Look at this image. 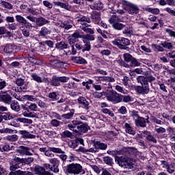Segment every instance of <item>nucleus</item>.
Instances as JSON below:
<instances>
[{"instance_id": "48", "label": "nucleus", "mask_w": 175, "mask_h": 175, "mask_svg": "<svg viewBox=\"0 0 175 175\" xmlns=\"http://www.w3.org/2000/svg\"><path fill=\"white\" fill-rule=\"evenodd\" d=\"M50 151H52V152H55V154H65V152L62 150V149L59 148H54L51 147L49 148Z\"/></svg>"}, {"instance_id": "30", "label": "nucleus", "mask_w": 175, "mask_h": 175, "mask_svg": "<svg viewBox=\"0 0 175 175\" xmlns=\"http://www.w3.org/2000/svg\"><path fill=\"white\" fill-rule=\"evenodd\" d=\"M8 92H9L10 95H12L14 98H15V99H17V100H19L20 102H24L25 96H21L20 94L13 93L10 90H8Z\"/></svg>"}, {"instance_id": "2", "label": "nucleus", "mask_w": 175, "mask_h": 175, "mask_svg": "<svg viewBox=\"0 0 175 175\" xmlns=\"http://www.w3.org/2000/svg\"><path fill=\"white\" fill-rule=\"evenodd\" d=\"M116 162L123 169H133L135 166V159L133 158H130L126 156L116 157Z\"/></svg>"}, {"instance_id": "45", "label": "nucleus", "mask_w": 175, "mask_h": 175, "mask_svg": "<svg viewBox=\"0 0 175 175\" xmlns=\"http://www.w3.org/2000/svg\"><path fill=\"white\" fill-rule=\"evenodd\" d=\"M167 173H170V174H173L175 172V163H171L169 164L168 167H167Z\"/></svg>"}, {"instance_id": "63", "label": "nucleus", "mask_w": 175, "mask_h": 175, "mask_svg": "<svg viewBox=\"0 0 175 175\" xmlns=\"http://www.w3.org/2000/svg\"><path fill=\"white\" fill-rule=\"evenodd\" d=\"M94 8L96 10H102V9H103V3L98 2V3L94 4Z\"/></svg>"}, {"instance_id": "50", "label": "nucleus", "mask_w": 175, "mask_h": 175, "mask_svg": "<svg viewBox=\"0 0 175 175\" xmlns=\"http://www.w3.org/2000/svg\"><path fill=\"white\" fill-rule=\"evenodd\" d=\"M131 79H129V77L124 76L123 77V79H122V84L124 85V87L126 88H129V81H130Z\"/></svg>"}, {"instance_id": "44", "label": "nucleus", "mask_w": 175, "mask_h": 175, "mask_svg": "<svg viewBox=\"0 0 175 175\" xmlns=\"http://www.w3.org/2000/svg\"><path fill=\"white\" fill-rule=\"evenodd\" d=\"M10 107L12 110H14L15 111H20V110H21L20 108V105H18V103L17 102L12 103Z\"/></svg>"}, {"instance_id": "56", "label": "nucleus", "mask_w": 175, "mask_h": 175, "mask_svg": "<svg viewBox=\"0 0 175 175\" xmlns=\"http://www.w3.org/2000/svg\"><path fill=\"white\" fill-rule=\"evenodd\" d=\"M152 47L154 49V51H165V49L163 46L153 44Z\"/></svg>"}, {"instance_id": "21", "label": "nucleus", "mask_w": 175, "mask_h": 175, "mask_svg": "<svg viewBox=\"0 0 175 175\" xmlns=\"http://www.w3.org/2000/svg\"><path fill=\"white\" fill-rule=\"evenodd\" d=\"M94 147H96L97 150L99 151V150H106L107 148V144L96 141L94 142Z\"/></svg>"}, {"instance_id": "36", "label": "nucleus", "mask_w": 175, "mask_h": 175, "mask_svg": "<svg viewBox=\"0 0 175 175\" xmlns=\"http://www.w3.org/2000/svg\"><path fill=\"white\" fill-rule=\"evenodd\" d=\"M100 81H105L106 83H114L116 79L111 77H100Z\"/></svg>"}, {"instance_id": "32", "label": "nucleus", "mask_w": 175, "mask_h": 175, "mask_svg": "<svg viewBox=\"0 0 175 175\" xmlns=\"http://www.w3.org/2000/svg\"><path fill=\"white\" fill-rule=\"evenodd\" d=\"M22 33L25 38H28L29 35H31V33L29 32V29H28V26H22L21 27Z\"/></svg>"}, {"instance_id": "37", "label": "nucleus", "mask_w": 175, "mask_h": 175, "mask_svg": "<svg viewBox=\"0 0 175 175\" xmlns=\"http://www.w3.org/2000/svg\"><path fill=\"white\" fill-rule=\"evenodd\" d=\"M112 27L113 28H114V29H117L118 31H121V29H124V28H125V25L121 23V22H117Z\"/></svg>"}, {"instance_id": "33", "label": "nucleus", "mask_w": 175, "mask_h": 175, "mask_svg": "<svg viewBox=\"0 0 175 175\" xmlns=\"http://www.w3.org/2000/svg\"><path fill=\"white\" fill-rule=\"evenodd\" d=\"M51 84L54 87H58L59 85H61V82L59 81V77L54 76L52 78L51 80Z\"/></svg>"}, {"instance_id": "23", "label": "nucleus", "mask_w": 175, "mask_h": 175, "mask_svg": "<svg viewBox=\"0 0 175 175\" xmlns=\"http://www.w3.org/2000/svg\"><path fill=\"white\" fill-rule=\"evenodd\" d=\"M19 133L22 135L23 139H35V137H36V135L29 133V132L27 131H20Z\"/></svg>"}, {"instance_id": "58", "label": "nucleus", "mask_w": 175, "mask_h": 175, "mask_svg": "<svg viewBox=\"0 0 175 175\" xmlns=\"http://www.w3.org/2000/svg\"><path fill=\"white\" fill-rule=\"evenodd\" d=\"M49 162L53 165V166H58V165H59V161L57 158L50 159Z\"/></svg>"}, {"instance_id": "25", "label": "nucleus", "mask_w": 175, "mask_h": 175, "mask_svg": "<svg viewBox=\"0 0 175 175\" xmlns=\"http://www.w3.org/2000/svg\"><path fill=\"white\" fill-rule=\"evenodd\" d=\"M50 33H51V30L46 27H42L39 31V35L42 37L47 36V35H50Z\"/></svg>"}, {"instance_id": "6", "label": "nucleus", "mask_w": 175, "mask_h": 175, "mask_svg": "<svg viewBox=\"0 0 175 175\" xmlns=\"http://www.w3.org/2000/svg\"><path fill=\"white\" fill-rule=\"evenodd\" d=\"M123 9L128 12L129 14H137L139 13V8L137 5L130 3L129 1H126L125 0L122 1Z\"/></svg>"}, {"instance_id": "52", "label": "nucleus", "mask_w": 175, "mask_h": 175, "mask_svg": "<svg viewBox=\"0 0 175 175\" xmlns=\"http://www.w3.org/2000/svg\"><path fill=\"white\" fill-rule=\"evenodd\" d=\"M123 57H124V60L125 61V62H130L132 60V59L133 58L132 55H131L129 53H124L123 55Z\"/></svg>"}, {"instance_id": "29", "label": "nucleus", "mask_w": 175, "mask_h": 175, "mask_svg": "<svg viewBox=\"0 0 175 175\" xmlns=\"http://www.w3.org/2000/svg\"><path fill=\"white\" fill-rule=\"evenodd\" d=\"M109 23L113 26L117 23H121V19L117 15H112L109 19Z\"/></svg>"}, {"instance_id": "41", "label": "nucleus", "mask_w": 175, "mask_h": 175, "mask_svg": "<svg viewBox=\"0 0 175 175\" xmlns=\"http://www.w3.org/2000/svg\"><path fill=\"white\" fill-rule=\"evenodd\" d=\"M31 76L34 81H37V83H43V79H42V77H39L38 74L33 73Z\"/></svg>"}, {"instance_id": "46", "label": "nucleus", "mask_w": 175, "mask_h": 175, "mask_svg": "<svg viewBox=\"0 0 175 175\" xmlns=\"http://www.w3.org/2000/svg\"><path fill=\"white\" fill-rule=\"evenodd\" d=\"M161 45L163 46L164 49H167V50H172V49H173V44H172V42H162Z\"/></svg>"}, {"instance_id": "38", "label": "nucleus", "mask_w": 175, "mask_h": 175, "mask_svg": "<svg viewBox=\"0 0 175 175\" xmlns=\"http://www.w3.org/2000/svg\"><path fill=\"white\" fill-rule=\"evenodd\" d=\"M103 162L106 164L108 165L109 166H112L113 165V158L110 157H105L103 158Z\"/></svg>"}, {"instance_id": "53", "label": "nucleus", "mask_w": 175, "mask_h": 175, "mask_svg": "<svg viewBox=\"0 0 175 175\" xmlns=\"http://www.w3.org/2000/svg\"><path fill=\"white\" fill-rule=\"evenodd\" d=\"M19 122H23V124H32L33 121L31 119H27L25 118H20L18 119Z\"/></svg>"}, {"instance_id": "7", "label": "nucleus", "mask_w": 175, "mask_h": 175, "mask_svg": "<svg viewBox=\"0 0 175 175\" xmlns=\"http://www.w3.org/2000/svg\"><path fill=\"white\" fill-rule=\"evenodd\" d=\"M112 44L117 46V47L120 49V50H126V49H128L126 46H129V44H131V41L125 38H119L113 40Z\"/></svg>"}, {"instance_id": "54", "label": "nucleus", "mask_w": 175, "mask_h": 175, "mask_svg": "<svg viewBox=\"0 0 175 175\" xmlns=\"http://www.w3.org/2000/svg\"><path fill=\"white\" fill-rule=\"evenodd\" d=\"M25 99H27L30 102H36V100H38L36 96L32 95H25Z\"/></svg>"}, {"instance_id": "26", "label": "nucleus", "mask_w": 175, "mask_h": 175, "mask_svg": "<svg viewBox=\"0 0 175 175\" xmlns=\"http://www.w3.org/2000/svg\"><path fill=\"white\" fill-rule=\"evenodd\" d=\"M49 64L51 66H54L55 68H61V66L64 65V62L59 59H51L49 61Z\"/></svg>"}, {"instance_id": "60", "label": "nucleus", "mask_w": 175, "mask_h": 175, "mask_svg": "<svg viewBox=\"0 0 175 175\" xmlns=\"http://www.w3.org/2000/svg\"><path fill=\"white\" fill-rule=\"evenodd\" d=\"M13 132H14V130L9 128L0 129V133H13Z\"/></svg>"}, {"instance_id": "31", "label": "nucleus", "mask_w": 175, "mask_h": 175, "mask_svg": "<svg viewBox=\"0 0 175 175\" xmlns=\"http://www.w3.org/2000/svg\"><path fill=\"white\" fill-rule=\"evenodd\" d=\"M73 116H75V109H72L69 113L62 114V117L64 120H71V118H73Z\"/></svg>"}, {"instance_id": "61", "label": "nucleus", "mask_w": 175, "mask_h": 175, "mask_svg": "<svg viewBox=\"0 0 175 175\" xmlns=\"http://www.w3.org/2000/svg\"><path fill=\"white\" fill-rule=\"evenodd\" d=\"M16 84H17L19 87H23L24 85V83L25 81L22 78H18L15 81Z\"/></svg>"}, {"instance_id": "39", "label": "nucleus", "mask_w": 175, "mask_h": 175, "mask_svg": "<svg viewBox=\"0 0 175 175\" xmlns=\"http://www.w3.org/2000/svg\"><path fill=\"white\" fill-rule=\"evenodd\" d=\"M2 118H3V120L5 121H10V120H13V118H14V117H13V116H12V114H10V113L9 112L5 113L4 115H3V113H2Z\"/></svg>"}, {"instance_id": "51", "label": "nucleus", "mask_w": 175, "mask_h": 175, "mask_svg": "<svg viewBox=\"0 0 175 175\" xmlns=\"http://www.w3.org/2000/svg\"><path fill=\"white\" fill-rule=\"evenodd\" d=\"M23 115L24 117H27L28 118H35V117H36L33 113L29 112V110L28 109L27 111L23 112Z\"/></svg>"}, {"instance_id": "13", "label": "nucleus", "mask_w": 175, "mask_h": 175, "mask_svg": "<svg viewBox=\"0 0 175 175\" xmlns=\"http://www.w3.org/2000/svg\"><path fill=\"white\" fill-rule=\"evenodd\" d=\"M16 51H18L17 46L10 44H6L3 49V53H5V54H12L16 53Z\"/></svg>"}, {"instance_id": "27", "label": "nucleus", "mask_w": 175, "mask_h": 175, "mask_svg": "<svg viewBox=\"0 0 175 175\" xmlns=\"http://www.w3.org/2000/svg\"><path fill=\"white\" fill-rule=\"evenodd\" d=\"M77 151H79V152H94V153L98 152L96 147L91 148L90 149H85L83 147H80V148H79Z\"/></svg>"}, {"instance_id": "40", "label": "nucleus", "mask_w": 175, "mask_h": 175, "mask_svg": "<svg viewBox=\"0 0 175 175\" xmlns=\"http://www.w3.org/2000/svg\"><path fill=\"white\" fill-rule=\"evenodd\" d=\"M65 88L75 90V88H77V83H75L74 81H70L68 83L66 84Z\"/></svg>"}, {"instance_id": "15", "label": "nucleus", "mask_w": 175, "mask_h": 175, "mask_svg": "<svg viewBox=\"0 0 175 175\" xmlns=\"http://www.w3.org/2000/svg\"><path fill=\"white\" fill-rule=\"evenodd\" d=\"M142 135H144V137L148 140V142H151L152 143L157 144V141L155 137H154V135H151V132L148 131H142Z\"/></svg>"}, {"instance_id": "4", "label": "nucleus", "mask_w": 175, "mask_h": 175, "mask_svg": "<svg viewBox=\"0 0 175 175\" xmlns=\"http://www.w3.org/2000/svg\"><path fill=\"white\" fill-rule=\"evenodd\" d=\"M66 172L70 174H85V172L83 170V166L79 163H71L67 165Z\"/></svg>"}, {"instance_id": "1", "label": "nucleus", "mask_w": 175, "mask_h": 175, "mask_svg": "<svg viewBox=\"0 0 175 175\" xmlns=\"http://www.w3.org/2000/svg\"><path fill=\"white\" fill-rule=\"evenodd\" d=\"M81 124V121L76 119L72 120L71 124H68V128L70 131L78 132V133H85L88 132V129H90L88 124L85 123Z\"/></svg>"}, {"instance_id": "5", "label": "nucleus", "mask_w": 175, "mask_h": 175, "mask_svg": "<svg viewBox=\"0 0 175 175\" xmlns=\"http://www.w3.org/2000/svg\"><path fill=\"white\" fill-rule=\"evenodd\" d=\"M105 96L108 102H111L114 105L121 103V94H118L114 90H109L107 92Z\"/></svg>"}, {"instance_id": "59", "label": "nucleus", "mask_w": 175, "mask_h": 175, "mask_svg": "<svg viewBox=\"0 0 175 175\" xmlns=\"http://www.w3.org/2000/svg\"><path fill=\"white\" fill-rule=\"evenodd\" d=\"M51 117L52 118H56V120H62V116H59V113L54 111L51 113Z\"/></svg>"}, {"instance_id": "24", "label": "nucleus", "mask_w": 175, "mask_h": 175, "mask_svg": "<svg viewBox=\"0 0 175 175\" xmlns=\"http://www.w3.org/2000/svg\"><path fill=\"white\" fill-rule=\"evenodd\" d=\"M0 6L4 8V9H8V10H12V9H13V5L5 0H0Z\"/></svg>"}, {"instance_id": "55", "label": "nucleus", "mask_w": 175, "mask_h": 175, "mask_svg": "<svg viewBox=\"0 0 175 175\" xmlns=\"http://www.w3.org/2000/svg\"><path fill=\"white\" fill-rule=\"evenodd\" d=\"M51 125L52 126H55V128H57L58 126H59V125L61 124V122L59 121L57 119H53L51 122H50Z\"/></svg>"}, {"instance_id": "57", "label": "nucleus", "mask_w": 175, "mask_h": 175, "mask_svg": "<svg viewBox=\"0 0 175 175\" xmlns=\"http://www.w3.org/2000/svg\"><path fill=\"white\" fill-rule=\"evenodd\" d=\"M60 28H64L66 31H69L72 28V25L66 24L65 23H62L59 25Z\"/></svg>"}, {"instance_id": "20", "label": "nucleus", "mask_w": 175, "mask_h": 175, "mask_svg": "<svg viewBox=\"0 0 175 175\" xmlns=\"http://www.w3.org/2000/svg\"><path fill=\"white\" fill-rule=\"evenodd\" d=\"M0 100L6 105H10L12 103V96L9 94H2L0 96Z\"/></svg>"}, {"instance_id": "34", "label": "nucleus", "mask_w": 175, "mask_h": 175, "mask_svg": "<svg viewBox=\"0 0 175 175\" xmlns=\"http://www.w3.org/2000/svg\"><path fill=\"white\" fill-rule=\"evenodd\" d=\"M5 140L8 142H17L18 140V136L16 134L12 135H8L5 137Z\"/></svg>"}, {"instance_id": "43", "label": "nucleus", "mask_w": 175, "mask_h": 175, "mask_svg": "<svg viewBox=\"0 0 175 175\" xmlns=\"http://www.w3.org/2000/svg\"><path fill=\"white\" fill-rule=\"evenodd\" d=\"M125 126L126 133H129V135H135L136 132L132 129V127L129 124L126 123Z\"/></svg>"}, {"instance_id": "8", "label": "nucleus", "mask_w": 175, "mask_h": 175, "mask_svg": "<svg viewBox=\"0 0 175 175\" xmlns=\"http://www.w3.org/2000/svg\"><path fill=\"white\" fill-rule=\"evenodd\" d=\"M136 80L137 83H140L142 85L135 87L136 92H137V94H140L141 95H147V94L150 92V85L142 81H139L138 78H137Z\"/></svg>"}, {"instance_id": "3", "label": "nucleus", "mask_w": 175, "mask_h": 175, "mask_svg": "<svg viewBox=\"0 0 175 175\" xmlns=\"http://www.w3.org/2000/svg\"><path fill=\"white\" fill-rule=\"evenodd\" d=\"M77 39H84V35H81L80 33V31H75L71 36H68V40L70 46H71V54L72 55H76L77 51L75 49V42L77 40Z\"/></svg>"}, {"instance_id": "11", "label": "nucleus", "mask_w": 175, "mask_h": 175, "mask_svg": "<svg viewBox=\"0 0 175 175\" xmlns=\"http://www.w3.org/2000/svg\"><path fill=\"white\" fill-rule=\"evenodd\" d=\"M16 151L21 155H27L29 157L33 155V154L31 152V151L33 152V150L30 149L29 147L24 146H21Z\"/></svg>"}, {"instance_id": "12", "label": "nucleus", "mask_w": 175, "mask_h": 175, "mask_svg": "<svg viewBox=\"0 0 175 175\" xmlns=\"http://www.w3.org/2000/svg\"><path fill=\"white\" fill-rule=\"evenodd\" d=\"M150 123V120H148V118H144L143 117H139V119H137L135 122V126H137L138 128H146L147 126V124Z\"/></svg>"}, {"instance_id": "42", "label": "nucleus", "mask_w": 175, "mask_h": 175, "mask_svg": "<svg viewBox=\"0 0 175 175\" xmlns=\"http://www.w3.org/2000/svg\"><path fill=\"white\" fill-rule=\"evenodd\" d=\"M130 66L131 67L140 66V62H139L138 59L133 57L131 59L130 62Z\"/></svg>"}, {"instance_id": "49", "label": "nucleus", "mask_w": 175, "mask_h": 175, "mask_svg": "<svg viewBox=\"0 0 175 175\" xmlns=\"http://www.w3.org/2000/svg\"><path fill=\"white\" fill-rule=\"evenodd\" d=\"M131 117H132V118H133L134 122H135L136 120H139L140 116H139V112H137L136 111H132L131 112Z\"/></svg>"}, {"instance_id": "62", "label": "nucleus", "mask_w": 175, "mask_h": 175, "mask_svg": "<svg viewBox=\"0 0 175 175\" xmlns=\"http://www.w3.org/2000/svg\"><path fill=\"white\" fill-rule=\"evenodd\" d=\"M102 113H104V114H109L110 117H113L114 116V113H113L109 109L104 108L101 110Z\"/></svg>"}, {"instance_id": "28", "label": "nucleus", "mask_w": 175, "mask_h": 175, "mask_svg": "<svg viewBox=\"0 0 175 175\" xmlns=\"http://www.w3.org/2000/svg\"><path fill=\"white\" fill-rule=\"evenodd\" d=\"M120 102H124V103H129V102H133V98L129 95L120 94Z\"/></svg>"}, {"instance_id": "64", "label": "nucleus", "mask_w": 175, "mask_h": 175, "mask_svg": "<svg viewBox=\"0 0 175 175\" xmlns=\"http://www.w3.org/2000/svg\"><path fill=\"white\" fill-rule=\"evenodd\" d=\"M148 12L152 14H159V9L158 8H148Z\"/></svg>"}, {"instance_id": "16", "label": "nucleus", "mask_w": 175, "mask_h": 175, "mask_svg": "<svg viewBox=\"0 0 175 175\" xmlns=\"http://www.w3.org/2000/svg\"><path fill=\"white\" fill-rule=\"evenodd\" d=\"M91 18H92V23H94V24H96L97 25H99V24H100V13L98 12H93L91 14Z\"/></svg>"}, {"instance_id": "35", "label": "nucleus", "mask_w": 175, "mask_h": 175, "mask_svg": "<svg viewBox=\"0 0 175 175\" xmlns=\"http://www.w3.org/2000/svg\"><path fill=\"white\" fill-rule=\"evenodd\" d=\"M56 47H57V49H61V50H64L65 49H68V47H69V45L65 42L62 41L60 42L57 43Z\"/></svg>"}, {"instance_id": "17", "label": "nucleus", "mask_w": 175, "mask_h": 175, "mask_svg": "<svg viewBox=\"0 0 175 175\" xmlns=\"http://www.w3.org/2000/svg\"><path fill=\"white\" fill-rule=\"evenodd\" d=\"M15 18L17 23H19V24H23V25H27V27H32V24L27 21V19H25V18H24L21 15H16L15 16Z\"/></svg>"}, {"instance_id": "9", "label": "nucleus", "mask_w": 175, "mask_h": 175, "mask_svg": "<svg viewBox=\"0 0 175 175\" xmlns=\"http://www.w3.org/2000/svg\"><path fill=\"white\" fill-rule=\"evenodd\" d=\"M84 43V47L82 49L83 53L85 51H90L91 50V42L95 40V36L90 34L84 35L83 39L82 40Z\"/></svg>"}, {"instance_id": "14", "label": "nucleus", "mask_w": 175, "mask_h": 175, "mask_svg": "<svg viewBox=\"0 0 175 175\" xmlns=\"http://www.w3.org/2000/svg\"><path fill=\"white\" fill-rule=\"evenodd\" d=\"M137 79H139V81H142V83H144L145 84H148V82L152 83V81H155L156 80L155 77H152V75H146V77L139 76Z\"/></svg>"}, {"instance_id": "22", "label": "nucleus", "mask_w": 175, "mask_h": 175, "mask_svg": "<svg viewBox=\"0 0 175 175\" xmlns=\"http://www.w3.org/2000/svg\"><path fill=\"white\" fill-rule=\"evenodd\" d=\"M78 102L81 105H83V108L85 110H88L90 109V107H89L90 106V103L88 101H87L85 98H84V97H79V98H78Z\"/></svg>"}, {"instance_id": "19", "label": "nucleus", "mask_w": 175, "mask_h": 175, "mask_svg": "<svg viewBox=\"0 0 175 175\" xmlns=\"http://www.w3.org/2000/svg\"><path fill=\"white\" fill-rule=\"evenodd\" d=\"M71 60L75 64H79L80 65H85L87 64V60L83 58L82 57L78 56V57H72L71 58Z\"/></svg>"}, {"instance_id": "47", "label": "nucleus", "mask_w": 175, "mask_h": 175, "mask_svg": "<svg viewBox=\"0 0 175 175\" xmlns=\"http://www.w3.org/2000/svg\"><path fill=\"white\" fill-rule=\"evenodd\" d=\"M46 167H49L51 172L53 173H58L59 172V168H58V165H50V164H46Z\"/></svg>"}, {"instance_id": "10", "label": "nucleus", "mask_w": 175, "mask_h": 175, "mask_svg": "<svg viewBox=\"0 0 175 175\" xmlns=\"http://www.w3.org/2000/svg\"><path fill=\"white\" fill-rule=\"evenodd\" d=\"M79 24L81 25L80 28L83 31V28H87L88 27H91L89 24L91 23V19L87 16H81L77 20Z\"/></svg>"}, {"instance_id": "18", "label": "nucleus", "mask_w": 175, "mask_h": 175, "mask_svg": "<svg viewBox=\"0 0 175 175\" xmlns=\"http://www.w3.org/2000/svg\"><path fill=\"white\" fill-rule=\"evenodd\" d=\"M49 23H50V21L43 17L36 18V25L37 27H43V25H46V24Z\"/></svg>"}]
</instances>
